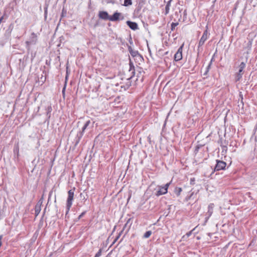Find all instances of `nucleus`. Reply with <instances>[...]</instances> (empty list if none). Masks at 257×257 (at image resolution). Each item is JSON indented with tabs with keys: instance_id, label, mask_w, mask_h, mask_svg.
I'll list each match as a JSON object with an SVG mask.
<instances>
[{
	"instance_id": "1",
	"label": "nucleus",
	"mask_w": 257,
	"mask_h": 257,
	"mask_svg": "<svg viewBox=\"0 0 257 257\" xmlns=\"http://www.w3.org/2000/svg\"><path fill=\"white\" fill-rule=\"evenodd\" d=\"M98 16L100 19L105 21L109 20L112 22L117 21L119 20H122L124 19V17L122 16V14L117 12H115L112 16H110L106 11H99Z\"/></svg>"
},
{
	"instance_id": "2",
	"label": "nucleus",
	"mask_w": 257,
	"mask_h": 257,
	"mask_svg": "<svg viewBox=\"0 0 257 257\" xmlns=\"http://www.w3.org/2000/svg\"><path fill=\"white\" fill-rule=\"evenodd\" d=\"M210 33L208 32V26L207 25L205 27V30L204 31L203 34L200 38L197 49V55L199 56V53L202 51V48H201L204 44L205 42L208 39Z\"/></svg>"
},
{
	"instance_id": "3",
	"label": "nucleus",
	"mask_w": 257,
	"mask_h": 257,
	"mask_svg": "<svg viewBox=\"0 0 257 257\" xmlns=\"http://www.w3.org/2000/svg\"><path fill=\"white\" fill-rule=\"evenodd\" d=\"M93 124L94 122H91L90 120H88L86 121L82 128V130L79 132L77 134L76 144H78L80 142V140L83 136L84 133L87 129L92 128L93 127Z\"/></svg>"
},
{
	"instance_id": "4",
	"label": "nucleus",
	"mask_w": 257,
	"mask_h": 257,
	"mask_svg": "<svg viewBox=\"0 0 257 257\" xmlns=\"http://www.w3.org/2000/svg\"><path fill=\"white\" fill-rule=\"evenodd\" d=\"M74 190L75 188H74L73 189H71L68 191V197L67 199V202H66V207H67V212L66 213H67L72 205V202L74 199Z\"/></svg>"
},
{
	"instance_id": "5",
	"label": "nucleus",
	"mask_w": 257,
	"mask_h": 257,
	"mask_svg": "<svg viewBox=\"0 0 257 257\" xmlns=\"http://www.w3.org/2000/svg\"><path fill=\"white\" fill-rule=\"evenodd\" d=\"M246 64L244 62H242L239 65V70L238 72L235 74V80L236 82L238 81L242 78L243 74V69L245 67Z\"/></svg>"
},
{
	"instance_id": "6",
	"label": "nucleus",
	"mask_w": 257,
	"mask_h": 257,
	"mask_svg": "<svg viewBox=\"0 0 257 257\" xmlns=\"http://www.w3.org/2000/svg\"><path fill=\"white\" fill-rule=\"evenodd\" d=\"M171 181L169 183H167L164 186H158L159 189L156 193V195L157 196H160L162 195L166 194L168 192V188L171 184Z\"/></svg>"
},
{
	"instance_id": "7",
	"label": "nucleus",
	"mask_w": 257,
	"mask_h": 257,
	"mask_svg": "<svg viewBox=\"0 0 257 257\" xmlns=\"http://www.w3.org/2000/svg\"><path fill=\"white\" fill-rule=\"evenodd\" d=\"M37 42V35L34 32L31 33L30 40L26 42V48L28 50L30 49L31 45H35Z\"/></svg>"
},
{
	"instance_id": "8",
	"label": "nucleus",
	"mask_w": 257,
	"mask_h": 257,
	"mask_svg": "<svg viewBox=\"0 0 257 257\" xmlns=\"http://www.w3.org/2000/svg\"><path fill=\"white\" fill-rule=\"evenodd\" d=\"M216 164L215 165V167L214 169L213 172H214L215 171H218L222 170H224L225 169V167L226 166V162L218 160H216Z\"/></svg>"
},
{
	"instance_id": "9",
	"label": "nucleus",
	"mask_w": 257,
	"mask_h": 257,
	"mask_svg": "<svg viewBox=\"0 0 257 257\" xmlns=\"http://www.w3.org/2000/svg\"><path fill=\"white\" fill-rule=\"evenodd\" d=\"M184 44H182L178 49L177 52L174 55V60L176 61H178L182 59V51Z\"/></svg>"
},
{
	"instance_id": "10",
	"label": "nucleus",
	"mask_w": 257,
	"mask_h": 257,
	"mask_svg": "<svg viewBox=\"0 0 257 257\" xmlns=\"http://www.w3.org/2000/svg\"><path fill=\"white\" fill-rule=\"evenodd\" d=\"M127 25L133 30L138 29V25L136 22L127 21L126 22Z\"/></svg>"
},
{
	"instance_id": "11",
	"label": "nucleus",
	"mask_w": 257,
	"mask_h": 257,
	"mask_svg": "<svg viewBox=\"0 0 257 257\" xmlns=\"http://www.w3.org/2000/svg\"><path fill=\"white\" fill-rule=\"evenodd\" d=\"M129 66H130L129 71L131 72L132 77H133L135 75V66H134L133 62L131 61H130Z\"/></svg>"
},
{
	"instance_id": "12",
	"label": "nucleus",
	"mask_w": 257,
	"mask_h": 257,
	"mask_svg": "<svg viewBox=\"0 0 257 257\" xmlns=\"http://www.w3.org/2000/svg\"><path fill=\"white\" fill-rule=\"evenodd\" d=\"M214 204L213 203H211L208 205V212L207 214L208 215V217L211 216L213 211Z\"/></svg>"
},
{
	"instance_id": "13",
	"label": "nucleus",
	"mask_w": 257,
	"mask_h": 257,
	"mask_svg": "<svg viewBox=\"0 0 257 257\" xmlns=\"http://www.w3.org/2000/svg\"><path fill=\"white\" fill-rule=\"evenodd\" d=\"M14 153L15 154L17 155V158L19 157V145L18 142L14 145Z\"/></svg>"
},
{
	"instance_id": "14",
	"label": "nucleus",
	"mask_w": 257,
	"mask_h": 257,
	"mask_svg": "<svg viewBox=\"0 0 257 257\" xmlns=\"http://www.w3.org/2000/svg\"><path fill=\"white\" fill-rule=\"evenodd\" d=\"M41 211V204H37L35 207V214L37 216Z\"/></svg>"
},
{
	"instance_id": "15",
	"label": "nucleus",
	"mask_w": 257,
	"mask_h": 257,
	"mask_svg": "<svg viewBox=\"0 0 257 257\" xmlns=\"http://www.w3.org/2000/svg\"><path fill=\"white\" fill-rule=\"evenodd\" d=\"M172 1V0H169L168 2V3H167V5H166V6L165 7V15H167L169 13L170 7L171 6V3Z\"/></svg>"
},
{
	"instance_id": "16",
	"label": "nucleus",
	"mask_w": 257,
	"mask_h": 257,
	"mask_svg": "<svg viewBox=\"0 0 257 257\" xmlns=\"http://www.w3.org/2000/svg\"><path fill=\"white\" fill-rule=\"evenodd\" d=\"M182 191V189L181 188L176 187L175 188L174 191V193H175V194L177 195V196L178 197L180 195Z\"/></svg>"
},
{
	"instance_id": "17",
	"label": "nucleus",
	"mask_w": 257,
	"mask_h": 257,
	"mask_svg": "<svg viewBox=\"0 0 257 257\" xmlns=\"http://www.w3.org/2000/svg\"><path fill=\"white\" fill-rule=\"evenodd\" d=\"M46 110H47V116L48 117V118H50V113L51 112L52 110V107H51V105L50 104L48 107L47 108H46Z\"/></svg>"
},
{
	"instance_id": "18",
	"label": "nucleus",
	"mask_w": 257,
	"mask_h": 257,
	"mask_svg": "<svg viewBox=\"0 0 257 257\" xmlns=\"http://www.w3.org/2000/svg\"><path fill=\"white\" fill-rule=\"evenodd\" d=\"M152 233V231H151V230L147 231L144 234L143 237L145 238H148L151 236Z\"/></svg>"
},
{
	"instance_id": "19",
	"label": "nucleus",
	"mask_w": 257,
	"mask_h": 257,
	"mask_svg": "<svg viewBox=\"0 0 257 257\" xmlns=\"http://www.w3.org/2000/svg\"><path fill=\"white\" fill-rule=\"evenodd\" d=\"M132 5V0H124L123 6L125 7H127Z\"/></svg>"
},
{
	"instance_id": "20",
	"label": "nucleus",
	"mask_w": 257,
	"mask_h": 257,
	"mask_svg": "<svg viewBox=\"0 0 257 257\" xmlns=\"http://www.w3.org/2000/svg\"><path fill=\"white\" fill-rule=\"evenodd\" d=\"M178 25H179V23L178 22H177V23H172L171 24V31H173L175 30V27L176 26H177Z\"/></svg>"
},
{
	"instance_id": "21",
	"label": "nucleus",
	"mask_w": 257,
	"mask_h": 257,
	"mask_svg": "<svg viewBox=\"0 0 257 257\" xmlns=\"http://www.w3.org/2000/svg\"><path fill=\"white\" fill-rule=\"evenodd\" d=\"M130 54H131V55L133 56V57H136L138 55H139V53H138V51H135V50H132L131 52H130Z\"/></svg>"
},
{
	"instance_id": "22",
	"label": "nucleus",
	"mask_w": 257,
	"mask_h": 257,
	"mask_svg": "<svg viewBox=\"0 0 257 257\" xmlns=\"http://www.w3.org/2000/svg\"><path fill=\"white\" fill-rule=\"evenodd\" d=\"M195 228H194V229H193L192 230L190 231L189 232L186 233V234L183 236V237H185V236H186L187 237H189L192 233V232L194 230H195Z\"/></svg>"
},
{
	"instance_id": "23",
	"label": "nucleus",
	"mask_w": 257,
	"mask_h": 257,
	"mask_svg": "<svg viewBox=\"0 0 257 257\" xmlns=\"http://www.w3.org/2000/svg\"><path fill=\"white\" fill-rule=\"evenodd\" d=\"M131 218H128V220H127L126 222L125 223V224H124L123 228H122V230H121V232H122L124 230V229L125 228V227H126L127 224L130 223V222L131 221Z\"/></svg>"
},
{
	"instance_id": "24",
	"label": "nucleus",
	"mask_w": 257,
	"mask_h": 257,
	"mask_svg": "<svg viewBox=\"0 0 257 257\" xmlns=\"http://www.w3.org/2000/svg\"><path fill=\"white\" fill-rule=\"evenodd\" d=\"M101 253H102V249H99L98 251L95 255L94 257H100L101 255Z\"/></svg>"
},
{
	"instance_id": "25",
	"label": "nucleus",
	"mask_w": 257,
	"mask_h": 257,
	"mask_svg": "<svg viewBox=\"0 0 257 257\" xmlns=\"http://www.w3.org/2000/svg\"><path fill=\"white\" fill-rule=\"evenodd\" d=\"M85 211L82 212L81 214L78 216V219H80L81 217H82L85 214Z\"/></svg>"
},
{
	"instance_id": "26",
	"label": "nucleus",
	"mask_w": 257,
	"mask_h": 257,
	"mask_svg": "<svg viewBox=\"0 0 257 257\" xmlns=\"http://www.w3.org/2000/svg\"><path fill=\"white\" fill-rule=\"evenodd\" d=\"M66 82H65V85H64V86L62 89V93L64 94V93H65V89H66Z\"/></svg>"
},
{
	"instance_id": "27",
	"label": "nucleus",
	"mask_w": 257,
	"mask_h": 257,
	"mask_svg": "<svg viewBox=\"0 0 257 257\" xmlns=\"http://www.w3.org/2000/svg\"><path fill=\"white\" fill-rule=\"evenodd\" d=\"M194 182H195V179L194 178L191 179V180H190V184H191L193 185L194 184Z\"/></svg>"
},
{
	"instance_id": "28",
	"label": "nucleus",
	"mask_w": 257,
	"mask_h": 257,
	"mask_svg": "<svg viewBox=\"0 0 257 257\" xmlns=\"http://www.w3.org/2000/svg\"><path fill=\"white\" fill-rule=\"evenodd\" d=\"M221 147H222V149H223V150H224L226 151V150H227V147H226V146H223V145H221Z\"/></svg>"
},
{
	"instance_id": "29",
	"label": "nucleus",
	"mask_w": 257,
	"mask_h": 257,
	"mask_svg": "<svg viewBox=\"0 0 257 257\" xmlns=\"http://www.w3.org/2000/svg\"><path fill=\"white\" fill-rule=\"evenodd\" d=\"M121 233H122V232H120L119 233V234H118V235L117 236V237H116V238H115V241H116V240H117L119 238V237H120V235H121Z\"/></svg>"
},
{
	"instance_id": "30",
	"label": "nucleus",
	"mask_w": 257,
	"mask_h": 257,
	"mask_svg": "<svg viewBox=\"0 0 257 257\" xmlns=\"http://www.w3.org/2000/svg\"><path fill=\"white\" fill-rule=\"evenodd\" d=\"M128 51L130 52H131L133 50V49H132V48L131 46H128Z\"/></svg>"
},
{
	"instance_id": "31",
	"label": "nucleus",
	"mask_w": 257,
	"mask_h": 257,
	"mask_svg": "<svg viewBox=\"0 0 257 257\" xmlns=\"http://www.w3.org/2000/svg\"><path fill=\"white\" fill-rule=\"evenodd\" d=\"M210 65H211V63L209 64V65L208 66V67H207V71H206V72H207V71H208V70H209V68H210Z\"/></svg>"
},
{
	"instance_id": "32",
	"label": "nucleus",
	"mask_w": 257,
	"mask_h": 257,
	"mask_svg": "<svg viewBox=\"0 0 257 257\" xmlns=\"http://www.w3.org/2000/svg\"><path fill=\"white\" fill-rule=\"evenodd\" d=\"M240 96H241V103H242V105H243V101H242V100H243L242 95L240 94Z\"/></svg>"
},
{
	"instance_id": "33",
	"label": "nucleus",
	"mask_w": 257,
	"mask_h": 257,
	"mask_svg": "<svg viewBox=\"0 0 257 257\" xmlns=\"http://www.w3.org/2000/svg\"><path fill=\"white\" fill-rule=\"evenodd\" d=\"M199 149V146H197L195 148V151L196 152H198V150Z\"/></svg>"
},
{
	"instance_id": "34",
	"label": "nucleus",
	"mask_w": 257,
	"mask_h": 257,
	"mask_svg": "<svg viewBox=\"0 0 257 257\" xmlns=\"http://www.w3.org/2000/svg\"><path fill=\"white\" fill-rule=\"evenodd\" d=\"M47 13V10H46L45 11V18H46Z\"/></svg>"
},
{
	"instance_id": "35",
	"label": "nucleus",
	"mask_w": 257,
	"mask_h": 257,
	"mask_svg": "<svg viewBox=\"0 0 257 257\" xmlns=\"http://www.w3.org/2000/svg\"><path fill=\"white\" fill-rule=\"evenodd\" d=\"M148 141H149V142L150 143V142H151V138H150V136H149V137H148Z\"/></svg>"
},
{
	"instance_id": "36",
	"label": "nucleus",
	"mask_w": 257,
	"mask_h": 257,
	"mask_svg": "<svg viewBox=\"0 0 257 257\" xmlns=\"http://www.w3.org/2000/svg\"><path fill=\"white\" fill-rule=\"evenodd\" d=\"M131 225V224L130 225L128 228H130V227ZM128 230H129V229H127V231H128Z\"/></svg>"
},
{
	"instance_id": "37",
	"label": "nucleus",
	"mask_w": 257,
	"mask_h": 257,
	"mask_svg": "<svg viewBox=\"0 0 257 257\" xmlns=\"http://www.w3.org/2000/svg\"><path fill=\"white\" fill-rule=\"evenodd\" d=\"M184 15H186V11H184Z\"/></svg>"
}]
</instances>
